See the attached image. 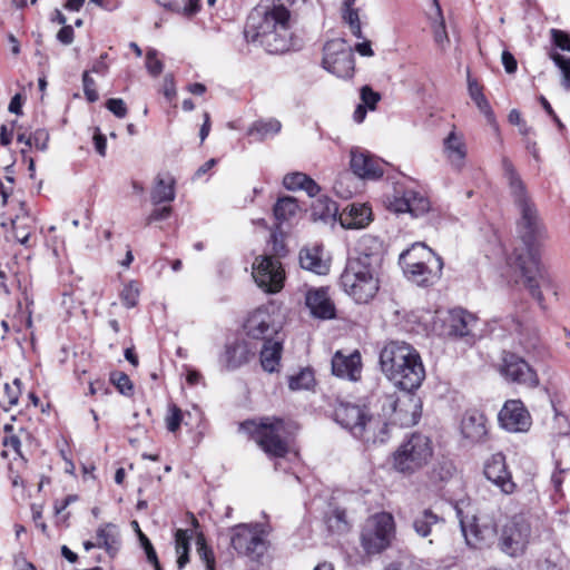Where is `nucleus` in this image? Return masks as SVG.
I'll return each instance as SVG.
<instances>
[{"instance_id": "1", "label": "nucleus", "mask_w": 570, "mask_h": 570, "mask_svg": "<svg viewBox=\"0 0 570 570\" xmlns=\"http://www.w3.org/2000/svg\"><path fill=\"white\" fill-rule=\"evenodd\" d=\"M514 205L520 214L518 233L524 248L521 252L515 249L509 256L508 263L520 271L523 285L541 304L543 302L541 288H549L552 285L550 275L539 259V245L547 238V230L531 197Z\"/></svg>"}, {"instance_id": "2", "label": "nucleus", "mask_w": 570, "mask_h": 570, "mask_svg": "<svg viewBox=\"0 0 570 570\" xmlns=\"http://www.w3.org/2000/svg\"><path fill=\"white\" fill-rule=\"evenodd\" d=\"M289 10L281 2L258 6L247 18L245 38L258 42L269 53H282L289 48Z\"/></svg>"}, {"instance_id": "3", "label": "nucleus", "mask_w": 570, "mask_h": 570, "mask_svg": "<svg viewBox=\"0 0 570 570\" xmlns=\"http://www.w3.org/2000/svg\"><path fill=\"white\" fill-rule=\"evenodd\" d=\"M380 367L399 390L412 393L425 379V368L419 352L402 341H390L380 352Z\"/></svg>"}, {"instance_id": "4", "label": "nucleus", "mask_w": 570, "mask_h": 570, "mask_svg": "<svg viewBox=\"0 0 570 570\" xmlns=\"http://www.w3.org/2000/svg\"><path fill=\"white\" fill-rule=\"evenodd\" d=\"M381 267L360 259H348L341 275L343 291L357 304L370 303L377 294L381 285Z\"/></svg>"}, {"instance_id": "5", "label": "nucleus", "mask_w": 570, "mask_h": 570, "mask_svg": "<svg viewBox=\"0 0 570 570\" xmlns=\"http://www.w3.org/2000/svg\"><path fill=\"white\" fill-rule=\"evenodd\" d=\"M334 419L355 438L363 439L366 442L384 441L383 436L376 434V430L383 432L387 424L382 422L380 417L370 415L368 410L363 405L338 401L334 410Z\"/></svg>"}, {"instance_id": "6", "label": "nucleus", "mask_w": 570, "mask_h": 570, "mask_svg": "<svg viewBox=\"0 0 570 570\" xmlns=\"http://www.w3.org/2000/svg\"><path fill=\"white\" fill-rule=\"evenodd\" d=\"M240 428L247 431L268 455L282 458L287 453V431L283 420L263 417L259 421L244 422Z\"/></svg>"}, {"instance_id": "7", "label": "nucleus", "mask_w": 570, "mask_h": 570, "mask_svg": "<svg viewBox=\"0 0 570 570\" xmlns=\"http://www.w3.org/2000/svg\"><path fill=\"white\" fill-rule=\"evenodd\" d=\"M531 537V524L523 513L504 517L499 522L498 546L503 553L510 557L522 556Z\"/></svg>"}, {"instance_id": "8", "label": "nucleus", "mask_w": 570, "mask_h": 570, "mask_svg": "<svg viewBox=\"0 0 570 570\" xmlns=\"http://www.w3.org/2000/svg\"><path fill=\"white\" fill-rule=\"evenodd\" d=\"M433 456L430 438L414 433L403 442L393 455L394 469L403 474H413L426 465Z\"/></svg>"}, {"instance_id": "9", "label": "nucleus", "mask_w": 570, "mask_h": 570, "mask_svg": "<svg viewBox=\"0 0 570 570\" xmlns=\"http://www.w3.org/2000/svg\"><path fill=\"white\" fill-rule=\"evenodd\" d=\"M395 531L393 515L380 512L368 518L361 533V543L366 553L375 554L385 550Z\"/></svg>"}, {"instance_id": "10", "label": "nucleus", "mask_w": 570, "mask_h": 570, "mask_svg": "<svg viewBox=\"0 0 570 570\" xmlns=\"http://www.w3.org/2000/svg\"><path fill=\"white\" fill-rule=\"evenodd\" d=\"M323 67L338 78H351L354 75V55L344 39H333L325 43Z\"/></svg>"}, {"instance_id": "11", "label": "nucleus", "mask_w": 570, "mask_h": 570, "mask_svg": "<svg viewBox=\"0 0 570 570\" xmlns=\"http://www.w3.org/2000/svg\"><path fill=\"white\" fill-rule=\"evenodd\" d=\"M253 278L265 293L276 294L284 287L285 271L278 258L263 255L253 263Z\"/></svg>"}, {"instance_id": "12", "label": "nucleus", "mask_w": 570, "mask_h": 570, "mask_svg": "<svg viewBox=\"0 0 570 570\" xmlns=\"http://www.w3.org/2000/svg\"><path fill=\"white\" fill-rule=\"evenodd\" d=\"M466 543L476 549L489 547L498 535L499 524L490 515H473L471 520L460 519Z\"/></svg>"}, {"instance_id": "13", "label": "nucleus", "mask_w": 570, "mask_h": 570, "mask_svg": "<svg viewBox=\"0 0 570 570\" xmlns=\"http://www.w3.org/2000/svg\"><path fill=\"white\" fill-rule=\"evenodd\" d=\"M230 542L240 554L256 559L265 550L264 532L259 524L242 523L230 529Z\"/></svg>"}, {"instance_id": "14", "label": "nucleus", "mask_w": 570, "mask_h": 570, "mask_svg": "<svg viewBox=\"0 0 570 570\" xmlns=\"http://www.w3.org/2000/svg\"><path fill=\"white\" fill-rule=\"evenodd\" d=\"M500 373L505 380L518 384L535 386L539 383L537 373L532 367L522 357L513 353L503 354Z\"/></svg>"}, {"instance_id": "15", "label": "nucleus", "mask_w": 570, "mask_h": 570, "mask_svg": "<svg viewBox=\"0 0 570 570\" xmlns=\"http://www.w3.org/2000/svg\"><path fill=\"white\" fill-rule=\"evenodd\" d=\"M499 422L509 432H525L531 426V416L522 402L511 400L501 409Z\"/></svg>"}, {"instance_id": "16", "label": "nucleus", "mask_w": 570, "mask_h": 570, "mask_svg": "<svg viewBox=\"0 0 570 570\" xmlns=\"http://www.w3.org/2000/svg\"><path fill=\"white\" fill-rule=\"evenodd\" d=\"M385 163L372 154L355 149L351 151V168L353 173L362 178L375 180L383 176Z\"/></svg>"}, {"instance_id": "17", "label": "nucleus", "mask_w": 570, "mask_h": 570, "mask_svg": "<svg viewBox=\"0 0 570 570\" xmlns=\"http://www.w3.org/2000/svg\"><path fill=\"white\" fill-rule=\"evenodd\" d=\"M485 478L495 484L502 493L512 494L515 491V483L507 469L505 458L502 453L493 454L484 465Z\"/></svg>"}, {"instance_id": "18", "label": "nucleus", "mask_w": 570, "mask_h": 570, "mask_svg": "<svg viewBox=\"0 0 570 570\" xmlns=\"http://www.w3.org/2000/svg\"><path fill=\"white\" fill-rule=\"evenodd\" d=\"M443 261L440 256H435V262L424 259L421 263L407 264L404 269L406 277L420 286H430L436 283L442 274Z\"/></svg>"}, {"instance_id": "19", "label": "nucleus", "mask_w": 570, "mask_h": 570, "mask_svg": "<svg viewBox=\"0 0 570 570\" xmlns=\"http://www.w3.org/2000/svg\"><path fill=\"white\" fill-rule=\"evenodd\" d=\"M244 328L247 336L254 340L267 341L271 335L277 332L268 308L264 306L256 308L248 315Z\"/></svg>"}, {"instance_id": "20", "label": "nucleus", "mask_w": 570, "mask_h": 570, "mask_svg": "<svg viewBox=\"0 0 570 570\" xmlns=\"http://www.w3.org/2000/svg\"><path fill=\"white\" fill-rule=\"evenodd\" d=\"M421 416V402L411 393L397 399L393 404V422L401 426H413Z\"/></svg>"}, {"instance_id": "21", "label": "nucleus", "mask_w": 570, "mask_h": 570, "mask_svg": "<svg viewBox=\"0 0 570 570\" xmlns=\"http://www.w3.org/2000/svg\"><path fill=\"white\" fill-rule=\"evenodd\" d=\"M332 372L335 376L357 381L362 373V361L358 351L344 354L337 351L332 358Z\"/></svg>"}, {"instance_id": "22", "label": "nucleus", "mask_w": 570, "mask_h": 570, "mask_svg": "<svg viewBox=\"0 0 570 570\" xmlns=\"http://www.w3.org/2000/svg\"><path fill=\"white\" fill-rule=\"evenodd\" d=\"M462 436L470 443L482 442L488 433L487 419L480 411H466L461 420Z\"/></svg>"}, {"instance_id": "23", "label": "nucleus", "mask_w": 570, "mask_h": 570, "mask_svg": "<svg viewBox=\"0 0 570 570\" xmlns=\"http://www.w3.org/2000/svg\"><path fill=\"white\" fill-rule=\"evenodd\" d=\"M305 304L314 317L331 320L335 316V306L325 288H313L305 295Z\"/></svg>"}, {"instance_id": "24", "label": "nucleus", "mask_w": 570, "mask_h": 570, "mask_svg": "<svg viewBox=\"0 0 570 570\" xmlns=\"http://www.w3.org/2000/svg\"><path fill=\"white\" fill-rule=\"evenodd\" d=\"M443 153L453 167L462 169L468 156V147L463 134L452 129L443 140Z\"/></svg>"}, {"instance_id": "25", "label": "nucleus", "mask_w": 570, "mask_h": 570, "mask_svg": "<svg viewBox=\"0 0 570 570\" xmlns=\"http://www.w3.org/2000/svg\"><path fill=\"white\" fill-rule=\"evenodd\" d=\"M448 334L451 336H474L476 317L461 308L452 309L445 321Z\"/></svg>"}, {"instance_id": "26", "label": "nucleus", "mask_w": 570, "mask_h": 570, "mask_svg": "<svg viewBox=\"0 0 570 570\" xmlns=\"http://www.w3.org/2000/svg\"><path fill=\"white\" fill-rule=\"evenodd\" d=\"M501 167L503 179L508 185L513 203L530 198L523 179L508 157H502Z\"/></svg>"}, {"instance_id": "27", "label": "nucleus", "mask_w": 570, "mask_h": 570, "mask_svg": "<svg viewBox=\"0 0 570 570\" xmlns=\"http://www.w3.org/2000/svg\"><path fill=\"white\" fill-rule=\"evenodd\" d=\"M20 213L10 218L13 237L26 247H30L35 232V222L23 203L19 204Z\"/></svg>"}, {"instance_id": "28", "label": "nucleus", "mask_w": 570, "mask_h": 570, "mask_svg": "<svg viewBox=\"0 0 570 570\" xmlns=\"http://www.w3.org/2000/svg\"><path fill=\"white\" fill-rule=\"evenodd\" d=\"M250 351L247 344L242 341H235L225 346V351L219 356L220 365L228 370H235L248 362Z\"/></svg>"}, {"instance_id": "29", "label": "nucleus", "mask_w": 570, "mask_h": 570, "mask_svg": "<svg viewBox=\"0 0 570 570\" xmlns=\"http://www.w3.org/2000/svg\"><path fill=\"white\" fill-rule=\"evenodd\" d=\"M444 519L432 509L426 508L420 511L412 521L414 532L421 538H430L434 530L444 524Z\"/></svg>"}, {"instance_id": "30", "label": "nucleus", "mask_w": 570, "mask_h": 570, "mask_svg": "<svg viewBox=\"0 0 570 570\" xmlns=\"http://www.w3.org/2000/svg\"><path fill=\"white\" fill-rule=\"evenodd\" d=\"M299 263L304 269L318 275H325L330 269V264L323 258V249L318 245L303 248L299 253Z\"/></svg>"}, {"instance_id": "31", "label": "nucleus", "mask_w": 570, "mask_h": 570, "mask_svg": "<svg viewBox=\"0 0 570 570\" xmlns=\"http://www.w3.org/2000/svg\"><path fill=\"white\" fill-rule=\"evenodd\" d=\"M97 548L105 549L110 558H115L120 549V533L112 523L101 524L96 531Z\"/></svg>"}, {"instance_id": "32", "label": "nucleus", "mask_w": 570, "mask_h": 570, "mask_svg": "<svg viewBox=\"0 0 570 570\" xmlns=\"http://www.w3.org/2000/svg\"><path fill=\"white\" fill-rule=\"evenodd\" d=\"M376 259V267H381L383 259V245L376 237L363 236L357 245V256L352 259H360L363 263H373Z\"/></svg>"}, {"instance_id": "33", "label": "nucleus", "mask_w": 570, "mask_h": 570, "mask_svg": "<svg viewBox=\"0 0 570 570\" xmlns=\"http://www.w3.org/2000/svg\"><path fill=\"white\" fill-rule=\"evenodd\" d=\"M371 220V208L363 204H352L340 214L341 225L345 228H363Z\"/></svg>"}, {"instance_id": "34", "label": "nucleus", "mask_w": 570, "mask_h": 570, "mask_svg": "<svg viewBox=\"0 0 570 570\" xmlns=\"http://www.w3.org/2000/svg\"><path fill=\"white\" fill-rule=\"evenodd\" d=\"M175 179L169 175H158L150 196L153 204L170 203L175 199Z\"/></svg>"}, {"instance_id": "35", "label": "nucleus", "mask_w": 570, "mask_h": 570, "mask_svg": "<svg viewBox=\"0 0 570 570\" xmlns=\"http://www.w3.org/2000/svg\"><path fill=\"white\" fill-rule=\"evenodd\" d=\"M283 185L288 190H305L311 197H315L321 190L317 183L304 173L287 174Z\"/></svg>"}, {"instance_id": "36", "label": "nucleus", "mask_w": 570, "mask_h": 570, "mask_svg": "<svg viewBox=\"0 0 570 570\" xmlns=\"http://www.w3.org/2000/svg\"><path fill=\"white\" fill-rule=\"evenodd\" d=\"M282 343L279 341L267 340L261 351V364L269 373L277 371L282 355Z\"/></svg>"}, {"instance_id": "37", "label": "nucleus", "mask_w": 570, "mask_h": 570, "mask_svg": "<svg viewBox=\"0 0 570 570\" xmlns=\"http://www.w3.org/2000/svg\"><path fill=\"white\" fill-rule=\"evenodd\" d=\"M361 100L356 109L353 112V119L355 122L361 124L366 117V110H375L377 102L381 100V95L374 91L370 86H363L361 88Z\"/></svg>"}, {"instance_id": "38", "label": "nucleus", "mask_w": 570, "mask_h": 570, "mask_svg": "<svg viewBox=\"0 0 570 570\" xmlns=\"http://www.w3.org/2000/svg\"><path fill=\"white\" fill-rule=\"evenodd\" d=\"M435 254L422 243L413 244L411 248L400 255V265L403 271L407 269V264L421 263L424 259L435 262Z\"/></svg>"}, {"instance_id": "39", "label": "nucleus", "mask_w": 570, "mask_h": 570, "mask_svg": "<svg viewBox=\"0 0 570 570\" xmlns=\"http://www.w3.org/2000/svg\"><path fill=\"white\" fill-rule=\"evenodd\" d=\"M312 215L315 219H335L338 215V207L327 196H321L312 204Z\"/></svg>"}, {"instance_id": "40", "label": "nucleus", "mask_w": 570, "mask_h": 570, "mask_svg": "<svg viewBox=\"0 0 570 570\" xmlns=\"http://www.w3.org/2000/svg\"><path fill=\"white\" fill-rule=\"evenodd\" d=\"M281 122L277 119L257 120L248 128V136L264 140L279 132Z\"/></svg>"}, {"instance_id": "41", "label": "nucleus", "mask_w": 570, "mask_h": 570, "mask_svg": "<svg viewBox=\"0 0 570 570\" xmlns=\"http://www.w3.org/2000/svg\"><path fill=\"white\" fill-rule=\"evenodd\" d=\"M191 535L188 530L178 529L175 533V550L177 554V567L183 569L188 562L189 541Z\"/></svg>"}, {"instance_id": "42", "label": "nucleus", "mask_w": 570, "mask_h": 570, "mask_svg": "<svg viewBox=\"0 0 570 570\" xmlns=\"http://www.w3.org/2000/svg\"><path fill=\"white\" fill-rule=\"evenodd\" d=\"M456 469L449 460L439 461L430 472V480L434 484L449 482L455 475Z\"/></svg>"}, {"instance_id": "43", "label": "nucleus", "mask_w": 570, "mask_h": 570, "mask_svg": "<svg viewBox=\"0 0 570 570\" xmlns=\"http://www.w3.org/2000/svg\"><path fill=\"white\" fill-rule=\"evenodd\" d=\"M21 394V381L14 379L12 384L6 383L3 391L0 393V406L4 411H9L12 406L18 404Z\"/></svg>"}, {"instance_id": "44", "label": "nucleus", "mask_w": 570, "mask_h": 570, "mask_svg": "<svg viewBox=\"0 0 570 570\" xmlns=\"http://www.w3.org/2000/svg\"><path fill=\"white\" fill-rule=\"evenodd\" d=\"M298 212L297 202L292 197H283L274 206V215L278 222H285L294 217Z\"/></svg>"}, {"instance_id": "45", "label": "nucleus", "mask_w": 570, "mask_h": 570, "mask_svg": "<svg viewBox=\"0 0 570 570\" xmlns=\"http://www.w3.org/2000/svg\"><path fill=\"white\" fill-rule=\"evenodd\" d=\"M409 213L413 217L422 216L430 210V200L419 191L409 189Z\"/></svg>"}, {"instance_id": "46", "label": "nucleus", "mask_w": 570, "mask_h": 570, "mask_svg": "<svg viewBox=\"0 0 570 570\" xmlns=\"http://www.w3.org/2000/svg\"><path fill=\"white\" fill-rule=\"evenodd\" d=\"M196 551L199 561L205 567V570H215V556L213 550L207 546L203 534L196 539Z\"/></svg>"}, {"instance_id": "47", "label": "nucleus", "mask_w": 570, "mask_h": 570, "mask_svg": "<svg viewBox=\"0 0 570 570\" xmlns=\"http://www.w3.org/2000/svg\"><path fill=\"white\" fill-rule=\"evenodd\" d=\"M314 384V374L311 370H301L296 375L288 380V386L292 391L308 390Z\"/></svg>"}, {"instance_id": "48", "label": "nucleus", "mask_w": 570, "mask_h": 570, "mask_svg": "<svg viewBox=\"0 0 570 570\" xmlns=\"http://www.w3.org/2000/svg\"><path fill=\"white\" fill-rule=\"evenodd\" d=\"M409 190H405L402 194L396 191L395 194L386 198V207L389 210L396 214L409 213Z\"/></svg>"}, {"instance_id": "49", "label": "nucleus", "mask_w": 570, "mask_h": 570, "mask_svg": "<svg viewBox=\"0 0 570 570\" xmlns=\"http://www.w3.org/2000/svg\"><path fill=\"white\" fill-rule=\"evenodd\" d=\"M122 304L128 307H135L139 298V287L137 283L126 284L120 293Z\"/></svg>"}, {"instance_id": "50", "label": "nucleus", "mask_w": 570, "mask_h": 570, "mask_svg": "<svg viewBox=\"0 0 570 570\" xmlns=\"http://www.w3.org/2000/svg\"><path fill=\"white\" fill-rule=\"evenodd\" d=\"M343 19L356 38H362V28L358 11L354 8H343Z\"/></svg>"}, {"instance_id": "51", "label": "nucleus", "mask_w": 570, "mask_h": 570, "mask_svg": "<svg viewBox=\"0 0 570 570\" xmlns=\"http://www.w3.org/2000/svg\"><path fill=\"white\" fill-rule=\"evenodd\" d=\"M138 539H139V542L146 553L148 562L154 566L155 570H161V566L158 560L157 553H156L150 540L146 537V534L141 530H138Z\"/></svg>"}, {"instance_id": "52", "label": "nucleus", "mask_w": 570, "mask_h": 570, "mask_svg": "<svg viewBox=\"0 0 570 570\" xmlns=\"http://www.w3.org/2000/svg\"><path fill=\"white\" fill-rule=\"evenodd\" d=\"M49 141V132L46 129H37L33 134L28 136L26 140V147H35L39 150H46Z\"/></svg>"}, {"instance_id": "53", "label": "nucleus", "mask_w": 570, "mask_h": 570, "mask_svg": "<svg viewBox=\"0 0 570 570\" xmlns=\"http://www.w3.org/2000/svg\"><path fill=\"white\" fill-rule=\"evenodd\" d=\"M181 420H183V414H181L180 409L175 404H170L168 406L167 415L165 417V423H166L167 430L169 432L175 433L179 429V426L181 424Z\"/></svg>"}, {"instance_id": "54", "label": "nucleus", "mask_w": 570, "mask_h": 570, "mask_svg": "<svg viewBox=\"0 0 570 570\" xmlns=\"http://www.w3.org/2000/svg\"><path fill=\"white\" fill-rule=\"evenodd\" d=\"M146 68L148 72L154 77H157L161 73L164 65L161 60L158 58V51L156 49H149L147 51Z\"/></svg>"}, {"instance_id": "55", "label": "nucleus", "mask_w": 570, "mask_h": 570, "mask_svg": "<svg viewBox=\"0 0 570 570\" xmlns=\"http://www.w3.org/2000/svg\"><path fill=\"white\" fill-rule=\"evenodd\" d=\"M554 63L560 68L563 79L562 86L569 90L570 89V58H566L559 53H554L552 56Z\"/></svg>"}, {"instance_id": "56", "label": "nucleus", "mask_w": 570, "mask_h": 570, "mask_svg": "<svg viewBox=\"0 0 570 570\" xmlns=\"http://www.w3.org/2000/svg\"><path fill=\"white\" fill-rule=\"evenodd\" d=\"M83 92L88 101L95 102L98 100V92L96 90V82L90 77L89 71H85L82 75Z\"/></svg>"}, {"instance_id": "57", "label": "nucleus", "mask_w": 570, "mask_h": 570, "mask_svg": "<svg viewBox=\"0 0 570 570\" xmlns=\"http://www.w3.org/2000/svg\"><path fill=\"white\" fill-rule=\"evenodd\" d=\"M111 381L122 394H129L132 390L128 375L122 372L112 373Z\"/></svg>"}, {"instance_id": "58", "label": "nucleus", "mask_w": 570, "mask_h": 570, "mask_svg": "<svg viewBox=\"0 0 570 570\" xmlns=\"http://www.w3.org/2000/svg\"><path fill=\"white\" fill-rule=\"evenodd\" d=\"M107 109L118 118H124L127 115V107L122 99L110 98L106 102Z\"/></svg>"}, {"instance_id": "59", "label": "nucleus", "mask_w": 570, "mask_h": 570, "mask_svg": "<svg viewBox=\"0 0 570 570\" xmlns=\"http://www.w3.org/2000/svg\"><path fill=\"white\" fill-rule=\"evenodd\" d=\"M553 42L557 47H559L562 50L570 51V36L558 29L551 30Z\"/></svg>"}, {"instance_id": "60", "label": "nucleus", "mask_w": 570, "mask_h": 570, "mask_svg": "<svg viewBox=\"0 0 570 570\" xmlns=\"http://www.w3.org/2000/svg\"><path fill=\"white\" fill-rule=\"evenodd\" d=\"M199 1L200 0H180V3H177V11L186 16H191L199 10Z\"/></svg>"}, {"instance_id": "61", "label": "nucleus", "mask_w": 570, "mask_h": 570, "mask_svg": "<svg viewBox=\"0 0 570 570\" xmlns=\"http://www.w3.org/2000/svg\"><path fill=\"white\" fill-rule=\"evenodd\" d=\"M474 104L476 105L480 112H482L484 115L488 122L491 125H494V122H495L494 114H493L491 106H490L488 99L485 98V96L479 100H475Z\"/></svg>"}, {"instance_id": "62", "label": "nucleus", "mask_w": 570, "mask_h": 570, "mask_svg": "<svg viewBox=\"0 0 570 570\" xmlns=\"http://www.w3.org/2000/svg\"><path fill=\"white\" fill-rule=\"evenodd\" d=\"M567 471L566 468H562V463L559 459H556V472L551 476V482L557 492L561 491V487L563 483V473Z\"/></svg>"}, {"instance_id": "63", "label": "nucleus", "mask_w": 570, "mask_h": 570, "mask_svg": "<svg viewBox=\"0 0 570 570\" xmlns=\"http://www.w3.org/2000/svg\"><path fill=\"white\" fill-rule=\"evenodd\" d=\"M482 89V86L476 81V79H473L470 76H468V90L473 101L484 97Z\"/></svg>"}, {"instance_id": "64", "label": "nucleus", "mask_w": 570, "mask_h": 570, "mask_svg": "<svg viewBox=\"0 0 570 570\" xmlns=\"http://www.w3.org/2000/svg\"><path fill=\"white\" fill-rule=\"evenodd\" d=\"M171 214V207L170 206H164L161 208L154 209L150 215L147 218V224H150L153 222L164 220L168 218Z\"/></svg>"}]
</instances>
